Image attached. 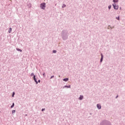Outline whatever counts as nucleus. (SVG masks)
<instances>
[{
  "label": "nucleus",
  "instance_id": "423d86ee",
  "mask_svg": "<svg viewBox=\"0 0 125 125\" xmlns=\"http://www.w3.org/2000/svg\"><path fill=\"white\" fill-rule=\"evenodd\" d=\"M63 81L64 82H67V81H69V78H65V79H63Z\"/></svg>",
  "mask_w": 125,
  "mask_h": 125
},
{
  "label": "nucleus",
  "instance_id": "20e7f679",
  "mask_svg": "<svg viewBox=\"0 0 125 125\" xmlns=\"http://www.w3.org/2000/svg\"><path fill=\"white\" fill-rule=\"evenodd\" d=\"M97 108H99V109H101V105L100 104H98L97 105Z\"/></svg>",
  "mask_w": 125,
  "mask_h": 125
},
{
  "label": "nucleus",
  "instance_id": "2eb2a0df",
  "mask_svg": "<svg viewBox=\"0 0 125 125\" xmlns=\"http://www.w3.org/2000/svg\"><path fill=\"white\" fill-rule=\"evenodd\" d=\"M15 112H16L15 110H13L12 111V114H14L15 113Z\"/></svg>",
  "mask_w": 125,
  "mask_h": 125
},
{
  "label": "nucleus",
  "instance_id": "f257e3e1",
  "mask_svg": "<svg viewBox=\"0 0 125 125\" xmlns=\"http://www.w3.org/2000/svg\"><path fill=\"white\" fill-rule=\"evenodd\" d=\"M41 8L42 9H45V3H43L41 4Z\"/></svg>",
  "mask_w": 125,
  "mask_h": 125
},
{
  "label": "nucleus",
  "instance_id": "5701e85b",
  "mask_svg": "<svg viewBox=\"0 0 125 125\" xmlns=\"http://www.w3.org/2000/svg\"><path fill=\"white\" fill-rule=\"evenodd\" d=\"M65 6H66V5H63L62 7H65Z\"/></svg>",
  "mask_w": 125,
  "mask_h": 125
},
{
  "label": "nucleus",
  "instance_id": "ddd939ff",
  "mask_svg": "<svg viewBox=\"0 0 125 125\" xmlns=\"http://www.w3.org/2000/svg\"><path fill=\"white\" fill-rule=\"evenodd\" d=\"M14 107V103H13V104L11 106V108H13Z\"/></svg>",
  "mask_w": 125,
  "mask_h": 125
},
{
  "label": "nucleus",
  "instance_id": "f03ea898",
  "mask_svg": "<svg viewBox=\"0 0 125 125\" xmlns=\"http://www.w3.org/2000/svg\"><path fill=\"white\" fill-rule=\"evenodd\" d=\"M114 9H116L118 10L119 9V6L117 5V4L116 3H114L113 4H112Z\"/></svg>",
  "mask_w": 125,
  "mask_h": 125
},
{
  "label": "nucleus",
  "instance_id": "4be33fe9",
  "mask_svg": "<svg viewBox=\"0 0 125 125\" xmlns=\"http://www.w3.org/2000/svg\"><path fill=\"white\" fill-rule=\"evenodd\" d=\"M38 82H39V83H41V80H39V81H38Z\"/></svg>",
  "mask_w": 125,
  "mask_h": 125
},
{
  "label": "nucleus",
  "instance_id": "6ab92c4d",
  "mask_svg": "<svg viewBox=\"0 0 125 125\" xmlns=\"http://www.w3.org/2000/svg\"><path fill=\"white\" fill-rule=\"evenodd\" d=\"M52 78H54V76H51V79H52Z\"/></svg>",
  "mask_w": 125,
  "mask_h": 125
},
{
  "label": "nucleus",
  "instance_id": "f8f14e48",
  "mask_svg": "<svg viewBox=\"0 0 125 125\" xmlns=\"http://www.w3.org/2000/svg\"><path fill=\"white\" fill-rule=\"evenodd\" d=\"M14 95H15V93L14 92H13V94H12V97H14Z\"/></svg>",
  "mask_w": 125,
  "mask_h": 125
},
{
  "label": "nucleus",
  "instance_id": "9d476101",
  "mask_svg": "<svg viewBox=\"0 0 125 125\" xmlns=\"http://www.w3.org/2000/svg\"><path fill=\"white\" fill-rule=\"evenodd\" d=\"M11 31H12L11 28H9V33H11Z\"/></svg>",
  "mask_w": 125,
  "mask_h": 125
},
{
  "label": "nucleus",
  "instance_id": "4468645a",
  "mask_svg": "<svg viewBox=\"0 0 125 125\" xmlns=\"http://www.w3.org/2000/svg\"><path fill=\"white\" fill-rule=\"evenodd\" d=\"M111 7H112V6H111V5L108 6V9H111Z\"/></svg>",
  "mask_w": 125,
  "mask_h": 125
},
{
  "label": "nucleus",
  "instance_id": "0eeeda50",
  "mask_svg": "<svg viewBox=\"0 0 125 125\" xmlns=\"http://www.w3.org/2000/svg\"><path fill=\"white\" fill-rule=\"evenodd\" d=\"M83 99V96H80V97L79 98L80 100H82V99Z\"/></svg>",
  "mask_w": 125,
  "mask_h": 125
},
{
  "label": "nucleus",
  "instance_id": "1a4fd4ad",
  "mask_svg": "<svg viewBox=\"0 0 125 125\" xmlns=\"http://www.w3.org/2000/svg\"><path fill=\"white\" fill-rule=\"evenodd\" d=\"M113 2H118V1H119V0H113Z\"/></svg>",
  "mask_w": 125,
  "mask_h": 125
},
{
  "label": "nucleus",
  "instance_id": "7ed1b4c3",
  "mask_svg": "<svg viewBox=\"0 0 125 125\" xmlns=\"http://www.w3.org/2000/svg\"><path fill=\"white\" fill-rule=\"evenodd\" d=\"M33 79L36 84H38V81H37V79H36V75L34 76Z\"/></svg>",
  "mask_w": 125,
  "mask_h": 125
},
{
  "label": "nucleus",
  "instance_id": "9b49d317",
  "mask_svg": "<svg viewBox=\"0 0 125 125\" xmlns=\"http://www.w3.org/2000/svg\"><path fill=\"white\" fill-rule=\"evenodd\" d=\"M65 87H67V88H70L71 86H65Z\"/></svg>",
  "mask_w": 125,
  "mask_h": 125
},
{
  "label": "nucleus",
  "instance_id": "aec40b11",
  "mask_svg": "<svg viewBox=\"0 0 125 125\" xmlns=\"http://www.w3.org/2000/svg\"><path fill=\"white\" fill-rule=\"evenodd\" d=\"M31 76H34V73H31Z\"/></svg>",
  "mask_w": 125,
  "mask_h": 125
},
{
  "label": "nucleus",
  "instance_id": "412c9836",
  "mask_svg": "<svg viewBox=\"0 0 125 125\" xmlns=\"http://www.w3.org/2000/svg\"><path fill=\"white\" fill-rule=\"evenodd\" d=\"M45 109L44 108H42V111H44Z\"/></svg>",
  "mask_w": 125,
  "mask_h": 125
},
{
  "label": "nucleus",
  "instance_id": "dca6fc26",
  "mask_svg": "<svg viewBox=\"0 0 125 125\" xmlns=\"http://www.w3.org/2000/svg\"><path fill=\"white\" fill-rule=\"evenodd\" d=\"M53 53H56L57 51H56V50H53Z\"/></svg>",
  "mask_w": 125,
  "mask_h": 125
},
{
  "label": "nucleus",
  "instance_id": "a211bd4d",
  "mask_svg": "<svg viewBox=\"0 0 125 125\" xmlns=\"http://www.w3.org/2000/svg\"><path fill=\"white\" fill-rule=\"evenodd\" d=\"M117 20H120V17H118Z\"/></svg>",
  "mask_w": 125,
  "mask_h": 125
},
{
  "label": "nucleus",
  "instance_id": "6e6552de",
  "mask_svg": "<svg viewBox=\"0 0 125 125\" xmlns=\"http://www.w3.org/2000/svg\"><path fill=\"white\" fill-rule=\"evenodd\" d=\"M17 50H18V51H20L21 52H22V50L19 49V48H17Z\"/></svg>",
  "mask_w": 125,
  "mask_h": 125
},
{
  "label": "nucleus",
  "instance_id": "39448f33",
  "mask_svg": "<svg viewBox=\"0 0 125 125\" xmlns=\"http://www.w3.org/2000/svg\"><path fill=\"white\" fill-rule=\"evenodd\" d=\"M103 55L101 54V62H102L103 61Z\"/></svg>",
  "mask_w": 125,
  "mask_h": 125
},
{
  "label": "nucleus",
  "instance_id": "b1692460",
  "mask_svg": "<svg viewBox=\"0 0 125 125\" xmlns=\"http://www.w3.org/2000/svg\"><path fill=\"white\" fill-rule=\"evenodd\" d=\"M118 98V96L116 97V98Z\"/></svg>",
  "mask_w": 125,
  "mask_h": 125
},
{
  "label": "nucleus",
  "instance_id": "f3484780",
  "mask_svg": "<svg viewBox=\"0 0 125 125\" xmlns=\"http://www.w3.org/2000/svg\"><path fill=\"white\" fill-rule=\"evenodd\" d=\"M43 77H45V73H44L43 74Z\"/></svg>",
  "mask_w": 125,
  "mask_h": 125
}]
</instances>
